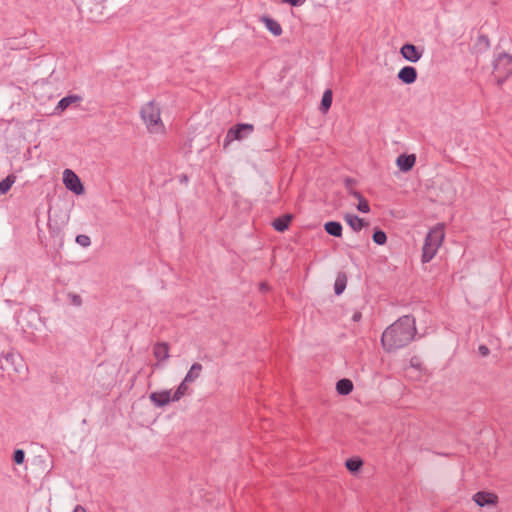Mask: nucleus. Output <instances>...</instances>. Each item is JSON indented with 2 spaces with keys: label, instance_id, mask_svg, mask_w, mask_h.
I'll return each instance as SVG.
<instances>
[{
  "label": "nucleus",
  "instance_id": "10",
  "mask_svg": "<svg viewBox=\"0 0 512 512\" xmlns=\"http://www.w3.org/2000/svg\"><path fill=\"white\" fill-rule=\"evenodd\" d=\"M398 78L405 84H412L417 79V71L412 66H405L399 71Z\"/></svg>",
  "mask_w": 512,
  "mask_h": 512
},
{
  "label": "nucleus",
  "instance_id": "16",
  "mask_svg": "<svg viewBox=\"0 0 512 512\" xmlns=\"http://www.w3.org/2000/svg\"><path fill=\"white\" fill-rule=\"evenodd\" d=\"M81 100V97L78 95H69L66 97H63L57 104L56 110L62 112L65 109H67L70 105L73 103L79 102Z\"/></svg>",
  "mask_w": 512,
  "mask_h": 512
},
{
  "label": "nucleus",
  "instance_id": "13",
  "mask_svg": "<svg viewBox=\"0 0 512 512\" xmlns=\"http://www.w3.org/2000/svg\"><path fill=\"white\" fill-rule=\"evenodd\" d=\"M262 22L265 24V27L274 35V36H280L282 34V27L281 25L274 19L263 16Z\"/></svg>",
  "mask_w": 512,
  "mask_h": 512
},
{
  "label": "nucleus",
  "instance_id": "7",
  "mask_svg": "<svg viewBox=\"0 0 512 512\" xmlns=\"http://www.w3.org/2000/svg\"><path fill=\"white\" fill-rule=\"evenodd\" d=\"M400 54L402 57L412 63L418 62L422 57V51H420L415 45L413 44H404L400 49Z\"/></svg>",
  "mask_w": 512,
  "mask_h": 512
},
{
  "label": "nucleus",
  "instance_id": "9",
  "mask_svg": "<svg viewBox=\"0 0 512 512\" xmlns=\"http://www.w3.org/2000/svg\"><path fill=\"white\" fill-rule=\"evenodd\" d=\"M473 500L480 507H484L486 505H495L497 503L498 497L494 493L477 492L474 494Z\"/></svg>",
  "mask_w": 512,
  "mask_h": 512
},
{
  "label": "nucleus",
  "instance_id": "27",
  "mask_svg": "<svg viewBox=\"0 0 512 512\" xmlns=\"http://www.w3.org/2000/svg\"><path fill=\"white\" fill-rule=\"evenodd\" d=\"M357 209L362 213H368L370 211V206L364 197L358 200Z\"/></svg>",
  "mask_w": 512,
  "mask_h": 512
},
{
  "label": "nucleus",
  "instance_id": "11",
  "mask_svg": "<svg viewBox=\"0 0 512 512\" xmlns=\"http://www.w3.org/2000/svg\"><path fill=\"white\" fill-rule=\"evenodd\" d=\"M415 161H416V157L414 154H411V155L401 154L398 156V158L396 160V164L401 171L407 172L413 168Z\"/></svg>",
  "mask_w": 512,
  "mask_h": 512
},
{
  "label": "nucleus",
  "instance_id": "4",
  "mask_svg": "<svg viewBox=\"0 0 512 512\" xmlns=\"http://www.w3.org/2000/svg\"><path fill=\"white\" fill-rule=\"evenodd\" d=\"M493 67L497 82L501 85L512 75V56L507 53H500L495 59Z\"/></svg>",
  "mask_w": 512,
  "mask_h": 512
},
{
  "label": "nucleus",
  "instance_id": "21",
  "mask_svg": "<svg viewBox=\"0 0 512 512\" xmlns=\"http://www.w3.org/2000/svg\"><path fill=\"white\" fill-rule=\"evenodd\" d=\"M16 177L14 175H8L5 179L0 181V195L6 194L15 183Z\"/></svg>",
  "mask_w": 512,
  "mask_h": 512
},
{
  "label": "nucleus",
  "instance_id": "1",
  "mask_svg": "<svg viewBox=\"0 0 512 512\" xmlns=\"http://www.w3.org/2000/svg\"><path fill=\"white\" fill-rule=\"evenodd\" d=\"M416 332L414 317L410 315L402 316L382 333V347L387 352L401 349L414 339Z\"/></svg>",
  "mask_w": 512,
  "mask_h": 512
},
{
  "label": "nucleus",
  "instance_id": "8",
  "mask_svg": "<svg viewBox=\"0 0 512 512\" xmlns=\"http://www.w3.org/2000/svg\"><path fill=\"white\" fill-rule=\"evenodd\" d=\"M253 131L251 124H238L227 133V138L241 140Z\"/></svg>",
  "mask_w": 512,
  "mask_h": 512
},
{
  "label": "nucleus",
  "instance_id": "14",
  "mask_svg": "<svg viewBox=\"0 0 512 512\" xmlns=\"http://www.w3.org/2000/svg\"><path fill=\"white\" fill-rule=\"evenodd\" d=\"M344 219L355 232H359L365 225L364 220L355 214H346Z\"/></svg>",
  "mask_w": 512,
  "mask_h": 512
},
{
  "label": "nucleus",
  "instance_id": "17",
  "mask_svg": "<svg viewBox=\"0 0 512 512\" xmlns=\"http://www.w3.org/2000/svg\"><path fill=\"white\" fill-rule=\"evenodd\" d=\"M203 370V366L200 363H194L190 367L189 371L185 375V382H194L197 378H199L201 372Z\"/></svg>",
  "mask_w": 512,
  "mask_h": 512
},
{
  "label": "nucleus",
  "instance_id": "2",
  "mask_svg": "<svg viewBox=\"0 0 512 512\" xmlns=\"http://www.w3.org/2000/svg\"><path fill=\"white\" fill-rule=\"evenodd\" d=\"M140 117L150 134H165L166 128L161 118L160 105L151 100L140 109Z\"/></svg>",
  "mask_w": 512,
  "mask_h": 512
},
{
  "label": "nucleus",
  "instance_id": "18",
  "mask_svg": "<svg viewBox=\"0 0 512 512\" xmlns=\"http://www.w3.org/2000/svg\"><path fill=\"white\" fill-rule=\"evenodd\" d=\"M325 231L334 237H341L342 235V225L336 221L326 222L324 225Z\"/></svg>",
  "mask_w": 512,
  "mask_h": 512
},
{
  "label": "nucleus",
  "instance_id": "12",
  "mask_svg": "<svg viewBox=\"0 0 512 512\" xmlns=\"http://www.w3.org/2000/svg\"><path fill=\"white\" fill-rule=\"evenodd\" d=\"M153 354L158 361H165L169 358V346L167 343H157L153 347Z\"/></svg>",
  "mask_w": 512,
  "mask_h": 512
},
{
  "label": "nucleus",
  "instance_id": "5",
  "mask_svg": "<svg viewBox=\"0 0 512 512\" xmlns=\"http://www.w3.org/2000/svg\"><path fill=\"white\" fill-rule=\"evenodd\" d=\"M63 182L65 187L76 195H82L85 191L80 178L70 169L64 170Z\"/></svg>",
  "mask_w": 512,
  "mask_h": 512
},
{
  "label": "nucleus",
  "instance_id": "33",
  "mask_svg": "<svg viewBox=\"0 0 512 512\" xmlns=\"http://www.w3.org/2000/svg\"><path fill=\"white\" fill-rule=\"evenodd\" d=\"M361 318H362V314H361V312H359V311H356V312L352 315V320H353L354 322H358V321H360V320H361Z\"/></svg>",
  "mask_w": 512,
  "mask_h": 512
},
{
  "label": "nucleus",
  "instance_id": "20",
  "mask_svg": "<svg viewBox=\"0 0 512 512\" xmlns=\"http://www.w3.org/2000/svg\"><path fill=\"white\" fill-rule=\"evenodd\" d=\"M332 99H333L332 91L331 90H326L323 93L322 100H321V105H320V110L323 113H326L329 110V108L331 107Z\"/></svg>",
  "mask_w": 512,
  "mask_h": 512
},
{
  "label": "nucleus",
  "instance_id": "36",
  "mask_svg": "<svg viewBox=\"0 0 512 512\" xmlns=\"http://www.w3.org/2000/svg\"><path fill=\"white\" fill-rule=\"evenodd\" d=\"M260 289H261L262 291H266V290L268 289L267 284H266V283H261V284H260Z\"/></svg>",
  "mask_w": 512,
  "mask_h": 512
},
{
  "label": "nucleus",
  "instance_id": "3",
  "mask_svg": "<svg viewBox=\"0 0 512 512\" xmlns=\"http://www.w3.org/2000/svg\"><path fill=\"white\" fill-rule=\"evenodd\" d=\"M445 237L444 226L437 224L435 227L430 229L425 237L424 245L422 248V262H430L437 254L438 249L443 243Z\"/></svg>",
  "mask_w": 512,
  "mask_h": 512
},
{
  "label": "nucleus",
  "instance_id": "29",
  "mask_svg": "<svg viewBox=\"0 0 512 512\" xmlns=\"http://www.w3.org/2000/svg\"><path fill=\"white\" fill-rule=\"evenodd\" d=\"M70 299H71V303L74 305V306H81L82 305V298L77 295V294H70L69 295Z\"/></svg>",
  "mask_w": 512,
  "mask_h": 512
},
{
  "label": "nucleus",
  "instance_id": "24",
  "mask_svg": "<svg viewBox=\"0 0 512 512\" xmlns=\"http://www.w3.org/2000/svg\"><path fill=\"white\" fill-rule=\"evenodd\" d=\"M362 466V461L358 458L348 459L346 461V467L351 472L357 471Z\"/></svg>",
  "mask_w": 512,
  "mask_h": 512
},
{
  "label": "nucleus",
  "instance_id": "15",
  "mask_svg": "<svg viewBox=\"0 0 512 512\" xmlns=\"http://www.w3.org/2000/svg\"><path fill=\"white\" fill-rule=\"evenodd\" d=\"M353 390V383L350 379L344 378L336 383V391L340 395H348Z\"/></svg>",
  "mask_w": 512,
  "mask_h": 512
},
{
  "label": "nucleus",
  "instance_id": "26",
  "mask_svg": "<svg viewBox=\"0 0 512 512\" xmlns=\"http://www.w3.org/2000/svg\"><path fill=\"white\" fill-rule=\"evenodd\" d=\"M346 287V281L345 279H341L340 277H338L335 281V285H334V288H335V293L337 295H340L344 289Z\"/></svg>",
  "mask_w": 512,
  "mask_h": 512
},
{
  "label": "nucleus",
  "instance_id": "30",
  "mask_svg": "<svg viewBox=\"0 0 512 512\" xmlns=\"http://www.w3.org/2000/svg\"><path fill=\"white\" fill-rule=\"evenodd\" d=\"M307 0H282L284 3H288L292 6H301L303 5Z\"/></svg>",
  "mask_w": 512,
  "mask_h": 512
},
{
  "label": "nucleus",
  "instance_id": "19",
  "mask_svg": "<svg viewBox=\"0 0 512 512\" xmlns=\"http://www.w3.org/2000/svg\"><path fill=\"white\" fill-rule=\"evenodd\" d=\"M290 220H291L290 215H284L282 217L276 218L273 221L272 225L275 230H277L279 232H283L288 228Z\"/></svg>",
  "mask_w": 512,
  "mask_h": 512
},
{
  "label": "nucleus",
  "instance_id": "32",
  "mask_svg": "<svg viewBox=\"0 0 512 512\" xmlns=\"http://www.w3.org/2000/svg\"><path fill=\"white\" fill-rule=\"evenodd\" d=\"M349 194L352 195L353 197H355L357 200H360L363 198V196L358 191L353 190V189H351L349 191Z\"/></svg>",
  "mask_w": 512,
  "mask_h": 512
},
{
  "label": "nucleus",
  "instance_id": "34",
  "mask_svg": "<svg viewBox=\"0 0 512 512\" xmlns=\"http://www.w3.org/2000/svg\"><path fill=\"white\" fill-rule=\"evenodd\" d=\"M353 180L350 179V178H347L345 180V185H346V188L348 189V192L352 189V184H353Z\"/></svg>",
  "mask_w": 512,
  "mask_h": 512
},
{
  "label": "nucleus",
  "instance_id": "28",
  "mask_svg": "<svg viewBox=\"0 0 512 512\" xmlns=\"http://www.w3.org/2000/svg\"><path fill=\"white\" fill-rule=\"evenodd\" d=\"M25 459V452L22 449H17L14 452L13 460L16 464H22Z\"/></svg>",
  "mask_w": 512,
  "mask_h": 512
},
{
  "label": "nucleus",
  "instance_id": "31",
  "mask_svg": "<svg viewBox=\"0 0 512 512\" xmlns=\"http://www.w3.org/2000/svg\"><path fill=\"white\" fill-rule=\"evenodd\" d=\"M478 351L480 353L481 356L483 357H486L489 355V348L485 345H480L479 348H478Z\"/></svg>",
  "mask_w": 512,
  "mask_h": 512
},
{
  "label": "nucleus",
  "instance_id": "22",
  "mask_svg": "<svg viewBox=\"0 0 512 512\" xmlns=\"http://www.w3.org/2000/svg\"><path fill=\"white\" fill-rule=\"evenodd\" d=\"M189 383L190 382H185V378L183 379V381L177 387L176 391L173 393L174 401H179L182 397L189 393Z\"/></svg>",
  "mask_w": 512,
  "mask_h": 512
},
{
  "label": "nucleus",
  "instance_id": "23",
  "mask_svg": "<svg viewBox=\"0 0 512 512\" xmlns=\"http://www.w3.org/2000/svg\"><path fill=\"white\" fill-rule=\"evenodd\" d=\"M373 241L378 245H384L387 241L386 233L382 230H376L372 236Z\"/></svg>",
  "mask_w": 512,
  "mask_h": 512
},
{
  "label": "nucleus",
  "instance_id": "6",
  "mask_svg": "<svg viewBox=\"0 0 512 512\" xmlns=\"http://www.w3.org/2000/svg\"><path fill=\"white\" fill-rule=\"evenodd\" d=\"M149 399L156 407L159 408L167 406L170 402H175L172 391L168 389L152 392L149 395Z\"/></svg>",
  "mask_w": 512,
  "mask_h": 512
},
{
  "label": "nucleus",
  "instance_id": "25",
  "mask_svg": "<svg viewBox=\"0 0 512 512\" xmlns=\"http://www.w3.org/2000/svg\"><path fill=\"white\" fill-rule=\"evenodd\" d=\"M76 243L82 247H88L91 244V240L89 236L80 234L76 236Z\"/></svg>",
  "mask_w": 512,
  "mask_h": 512
},
{
  "label": "nucleus",
  "instance_id": "35",
  "mask_svg": "<svg viewBox=\"0 0 512 512\" xmlns=\"http://www.w3.org/2000/svg\"><path fill=\"white\" fill-rule=\"evenodd\" d=\"M73 512H86V510L83 506L77 505Z\"/></svg>",
  "mask_w": 512,
  "mask_h": 512
}]
</instances>
